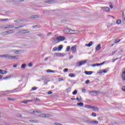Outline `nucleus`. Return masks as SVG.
Returning <instances> with one entry per match:
<instances>
[{"mask_svg": "<svg viewBox=\"0 0 125 125\" xmlns=\"http://www.w3.org/2000/svg\"><path fill=\"white\" fill-rule=\"evenodd\" d=\"M101 9L105 12H109L110 11V8L109 7H102Z\"/></svg>", "mask_w": 125, "mask_h": 125, "instance_id": "nucleus-7", "label": "nucleus"}, {"mask_svg": "<svg viewBox=\"0 0 125 125\" xmlns=\"http://www.w3.org/2000/svg\"><path fill=\"white\" fill-rule=\"evenodd\" d=\"M64 34H68L69 35H74V33L71 32H75V30H71L70 29H66L63 30Z\"/></svg>", "mask_w": 125, "mask_h": 125, "instance_id": "nucleus-1", "label": "nucleus"}, {"mask_svg": "<svg viewBox=\"0 0 125 125\" xmlns=\"http://www.w3.org/2000/svg\"><path fill=\"white\" fill-rule=\"evenodd\" d=\"M23 32L22 31H20V33H21V34H27V33H30V31H28V30H25L23 31Z\"/></svg>", "mask_w": 125, "mask_h": 125, "instance_id": "nucleus-26", "label": "nucleus"}, {"mask_svg": "<svg viewBox=\"0 0 125 125\" xmlns=\"http://www.w3.org/2000/svg\"><path fill=\"white\" fill-rule=\"evenodd\" d=\"M62 81H64V80L61 78H59V82H62Z\"/></svg>", "mask_w": 125, "mask_h": 125, "instance_id": "nucleus-55", "label": "nucleus"}, {"mask_svg": "<svg viewBox=\"0 0 125 125\" xmlns=\"http://www.w3.org/2000/svg\"><path fill=\"white\" fill-rule=\"evenodd\" d=\"M7 73V71L5 70H1V74H2V75H5V74H6Z\"/></svg>", "mask_w": 125, "mask_h": 125, "instance_id": "nucleus-29", "label": "nucleus"}, {"mask_svg": "<svg viewBox=\"0 0 125 125\" xmlns=\"http://www.w3.org/2000/svg\"><path fill=\"white\" fill-rule=\"evenodd\" d=\"M25 27V25H21L19 26V28H24Z\"/></svg>", "mask_w": 125, "mask_h": 125, "instance_id": "nucleus-56", "label": "nucleus"}, {"mask_svg": "<svg viewBox=\"0 0 125 125\" xmlns=\"http://www.w3.org/2000/svg\"><path fill=\"white\" fill-rule=\"evenodd\" d=\"M10 78H11V76H7L5 78H4V80H9V79H10Z\"/></svg>", "mask_w": 125, "mask_h": 125, "instance_id": "nucleus-37", "label": "nucleus"}, {"mask_svg": "<svg viewBox=\"0 0 125 125\" xmlns=\"http://www.w3.org/2000/svg\"><path fill=\"white\" fill-rule=\"evenodd\" d=\"M37 36H38L39 37H41V38H44V37H45V34H43L42 33H39L37 34Z\"/></svg>", "mask_w": 125, "mask_h": 125, "instance_id": "nucleus-20", "label": "nucleus"}, {"mask_svg": "<svg viewBox=\"0 0 125 125\" xmlns=\"http://www.w3.org/2000/svg\"><path fill=\"white\" fill-rule=\"evenodd\" d=\"M56 40L58 42H63L66 40V38L63 36H58L56 38Z\"/></svg>", "mask_w": 125, "mask_h": 125, "instance_id": "nucleus-2", "label": "nucleus"}, {"mask_svg": "<svg viewBox=\"0 0 125 125\" xmlns=\"http://www.w3.org/2000/svg\"><path fill=\"white\" fill-rule=\"evenodd\" d=\"M48 83V80L45 79L44 81V84H47V83Z\"/></svg>", "mask_w": 125, "mask_h": 125, "instance_id": "nucleus-41", "label": "nucleus"}, {"mask_svg": "<svg viewBox=\"0 0 125 125\" xmlns=\"http://www.w3.org/2000/svg\"><path fill=\"white\" fill-rule=\"evenodd\" d=\"M85 108H87V109H92V106H91L89 105H86Z\"/></svg>", "mask_w": 125, "mask_h": 125, "instance_id": "nucleus-31", "label": "nucleus"}, {"mask_svg": "<svg viewBox=\"0 0 125 125\" xmlns=\"http://www.w3.org/2000/svg\"><path fill=\"white\" fill-rule=\"evenodd\" d=\"M6 91H9L10 92V93H12L14 92V90Z\"/></svg>", "mask_w": 125, "mask_h": 125, "instance_id": "nucleus-63", "label": "nucleus"}, {"mask_svg": "<svg viewBox=\"0 0 125 125\" xmlns=\"http://www.w3.org/2000/svg\"><path fill=\"white\" fill-rule=\"evenodd\" d=\"M78 93V90H75L74 92H72L73 95H76Z\"/></svg>", "mask_w": 125, "mask_h": 125, "instance_id": "nucleus-39", "label": "nucleus"}, {"mask_svg": "<svg viewBox=\"0 0 125 125\" xmlns=\"http://www.w3.org/2000/svg\"><path fill=\"white\" fill-rule=\"evenodd\" d=\"M92 110L94 111V112H98V111H99V108L97 106H93L92 107Z\"/></svg>", "mask_w": 125, "mask_h": 125, "instance_id": "nucleus-12", "label": "nucleus"}, {"mask_svg": "<svg viewBox=\"0 0 125 125\" xmlns=\"http://www.w3.org/2000/svg\"><path fill=\"white\" fill-rule=\"evenodd\" d=\"M28 66H29V67H33V63H29L28 64Z\"/></svg>", "mask_w": 125, "mask_h": 125, "instance_id": "nucleus-53", "label": "nucleus"}, {"mask_svg": "<svg viewBox=\"0 0 125 125\" xmlns=\"http://www.w3.org/2000/svg\"><path fill=\"white\" fill-rule=\"evenodd\" d=\"M32 90H37L38 89V88L37 87H33L32 88Z\"/></svg>", "mask_w": 125, "mask_h": 125, "instance_id": "nucleus-48", "label": "nucleus"}, {"mask_svg": "<svg viewBox=\"0 0 125 125\" xmlns=\"http://www.w3.org/2000/svg\"><path fill=\"white\" fill-rule=\"evenodd\" d=\"M39 17H40V16H39V15H32V16H31L30 17V18L36 19L37 18H39Z\"/></svg>", "mask_w": 125, "mask_h": 125, "instance_id": "nucleus-17", "label": "nucleus"}, {"mask_svg": "<svg viewBox=\"0 0 125 125\" xmlns=\"http://www.w3.org/2000/svg\"><path fill=\"white\" fill-rule=\"evenodd\" d=\"M7 26H3L2 29H10L11 28H14V25H7Z\"/></svg>", "mask_w": 125, "mask_h": 125, "instance_id": "nucleus-11", "label": "nucleus"}, {"mask_svg": "<svg viewBox=\"0 0 125 125\" xmlns=\"http://www.w3.org/2000/svg\"><path fill=\"white\" fill-rule=\"evenodd\" d=\"M76 100H78V101H81V100H82V98L80 97V98H76Z\"/></svg>", "mask_w": 125, "mask_h": 125, "instance_id": "nucleus-49", "label": "nucleus"}, {"mask_svg": "<svg viewBox=\"0 0 125 125\" xmlns=\"http://www.w3.org/2000/svg\"><path fill=\"white\" fill-rule=\"evenodd\" d=\"M82 92H83V93H85V89H83Z\"/></svg>", "mask_w": 125, "mask_h": 125, "instance_id": "nucleus-61", "label": "nucleus"}, {"mask_svg": "<svg viewBox=\"0 0 125 125\" xmlns=\"http://www.w3.org/2000/svg\"><path fill=\"white\" fill-rule=\"evenodd\" d=\"M102 72L103 73H107V70H105V69H102Z\"/></svg>", "mask_w": 125, "mask_h": 125, "instance_id": "nucleus-52", "label": "nucleus"}, {"mask_svg": "<svg viewBox=\"0 0 125 125\" xmlns=\"http://www.w3.org/2000/svg\"><path fill=\"white\" fill-rule=\"evenodd\" d=\"M89 80H86L85 82V83L86 84H87V83H89Z\"/></svg>", "mask_w": 125, "mask_h": 125, "instance_id": "nucleus-60", "label": "nucleus"}, {"mask_svg": "<svg viewBox=\"0 0 125 125\" xmlns=\"http://www.w3.org/2000/svg\"><path fill=\"white\" fill-rule=\"evenodd\" d=\"M103 71H102V70H100L98 72V74H102Z\"/></svg>", "mask_w": 125, "mask_h": 125, "instance_id": "nucleus-59", "label": "nucleus"}, {"mask_svg": "<svg viewBox=\"0 0 125 125\" xmlns=\"http://www.w3.org/2000/svg\"><path fill=\"white\" fill-rule=\"evenodd\" d=\"M56 50L58 51V48L57 47H54V48H53V50H52L53 51H56Z\"/></svg>", "mask_w": 125, "mask_h": 125, "instance_id": "nucleus-46", "label": "nucleus"}, {"mask_svg": "<svg viewBox=\"0 0 125 125\" xmlns=\"http://www.w3.org/2000/svg\"><path fill=\"white\" fill-rule=\"evenodd\" d=\"M71 50L73 54H75L77 52V45H74L71 47Z\"/></svg>", "mask_w": 125, "mask_h": 125, "instance_id": "nucleus-4", "label": "nucleus"}, {"mask_svg": "<svg viewBox=\"0 0 125 125\" xmlns=\"http://www.w3.org/2000/svg\"><path fill=\"white\" fill-rule=\"evenodd\" d=\"M68 68H65V69L63 70V72H64V73H66V72H68Z\"/></svg>", "mask_w": 125, "mask_h": 125, "instance_id": "nucleus-47", "label": "nucleus"}, {"mask_svg": "<svg viewBox=\"0 0 125 125\" xmlns=\"http://www.w3.org/2000/svg\"><path fill=\"white\" fill-rule=\"evenodd\" d=\"M48 94L50 95V94H52V91H49L47 92Z\"/></svg>", "mask_w": 125, "mask_h": 125, "instance_id": "nucleus-58", "label": "nucleus"}, {"mask_svg": "<svg viewBox=\"0 0 125 125\" xmlns=\"http://www.w3.org/2000/svg\"><path fill=\"white\" fill-rule=\"evenodd\" d=\"M78 106H80L81 107H83V103H79L77 104Z\"/></svg>", "mask_w": 125, "mask_h": 125, "instance_id": "nucleus-33", "label": "nucleus"}, {"mask_svg": "<svg viewBox=\"0 0 125 125\" xmlns=\"http://www.w3.org/2000/svg\"><path fill=\"white\" fill-rule=\"evenodd\" d=\"M69 77H70V78H75L76 77V74L74 73H70L68 75Z\"/></svg>", "mask_w": 125, "mask_h": 125, "instance_id": "nucleus-23", "label": "nucleus"}, {"mask_svg": "<svg viewBox=\"0 0 125 125\" xmlns=\"http://www.w3.org/2000/svg\"><path fill=\"white\" fill-rule=\"evenodd\" d=\"M92 67H96V66H100V63H95L92 65Z\"/></svg>", "mask_w": 125, "mask_h": 125, "instance_id": "nucleus-32", "label": "nucleus"}, {"mask_svg": "<svg viewBox=\"0 0 125 125\" xmlns=\"http://www.w3.org/2000/svg\"><path fill=\"white\" fill-rule=\"evenodd\" d=\"M56 0H50V4H52L53 3H56Z\"/></svg>", "mask_w": 125, "mask_h": 125, "instance_id": "nucleus-34", "label": "nucleus"}, {"mask_svg": "<svg viewBox=\"0 0 125 125\" xmlns=\"http://www.w3.org/2000/svg\"><path fill=\"white\" fill-rule=\"evenodd\" d=\"M118 51L117 50H115L113 52H112V55H114V54H115V53H116V52H117Z\"/></svg>", "mask_w": 125, "mask_h": 125, "instance_id": "nucleus-50", "label": "nucleus"}, {"mask_svg": "<svg viewBox=\"0 0 125 125\" xmlns=\"http://www.w3.org/2000/svg\"><path fill=\"white\" fill-rule=\"evenodd\" d=\"M72 89L70 87H68L66 89V92H71Z\"/></svg>", "mask_w": 125, "mask_h": 125, "instance_id": "nucleus-35", "label": "nucleus"}, {"mask_svg": "<svg viewBox=\"0 0 125 125\" xmlns=\"http://www.w3.org/2000/svg\"><path fill=\"white\" fill-rule=\"evenodd\" d=\"M13 30H9L2 32V35H10V34H13Z\"/></svg>", "mask_w": 125, "mask_h": 125, "instance_id": "nucleus-6", "label": "nucleus"}, {"mask_svg": "<svg viewBox=\"0 0 125 125\" xmlns=\"http://www.w3.org/2000/svg\"><path fill=\"white\" fill-rule=\"evenodd\" d=\"M62 48H63V45H59L58 48V51H61V50H62Z\"/></svg>", "mask_w": 125, "mask_h": 125, "instance_id": "nucleus-19", "label": "nucleus"}, {"mask_svg": "<svg viewBox=\"0 0 125 125\" xmlns=\"http://www.w3.org/2000/svg\"><path fill=\"white\" fill-rule=\"evenodd\" d=\"M121 42L120 40H119V41L115 40L114 43H118V42Z\"/></svg>", "mask_w": 125, "mask_h": 125, "instance_id": "nucleus-51", "label": "nucleus"}, {"mask_svg": "<svg viewBox=\"0 0 125 125\" xmlns=\"http://www.w3.org/2000/svg\"><path fill=\"white\" fill-rule=\"evenodd\" d=\"M84 73L85 74V75H91V74H92V71H85Z\"/></svg>", "mask_w": 125, "mask_h": 125, "instance_id": "nucleus-21", "label": "nucleus"}, {"mask_svg": "<svg viewBox=\"0 0 125 125\" xmlns=\"http://www.w3.org/2000/svg\"><path fill=\"white\" fill-rule=\"evenodd\" d=\"M122 78L123 81H125V67L123 69Z\"/></svg>", "mask_w": 125, "mask_h": 125, "instance_id": "nucleus-9", "label": "nucleus"}, {"mask_svg": "<svg viewBox=\"0 0 125 125\" xmlns=\"http://www.w3.org/2000/svg\"><path fill=\"white\" fill-rule=\"evenodd\" d=\"M26 67H27V64H26L25 63L22 64L21 65V69H25Z\"/></svg>", "mask_w": 125, "mask_h": 125, "instance_id": "nucleus-25", "label": "nucleus"}, {"mask_svg": "<svg viewBox=\"0 0 125 125\" xmlns=\"http://www.w3.org/2000/svg\"><path fill=\"white\" fill-rule=\"evenodd\" d=\"M12 52H14L15 54H21L22 53V51L17 50H12Z\"/></svg>", "mask_w": 125, "mask_h": 125, "instance_id": "nucleus-8", "label": "nucleus"}, {"mask_svg": "<svg viewBox=\"0 0 125 125\" xmlns=\"http://www.w3.org/2000/svg\"><path fill=\"white\" fill-rule=\"evenodd\" d=\"M86 63V61L84 60V61H79L77 62V64L79 66V67H81V66H82V65H84Z\"/></svg>", "mask_w": 125, "mask_h": 125, "instance_id": "nucleus-3", "label": "nucleus"}, {"mask_svg": "<svg viewBox=\"0 0 125 125\" xmlns=\"http://www.w3.org/2000/svg\"><path fill=\"white\" fill-rule=\"evenodd\" d=\"M4 58H7L8 59H10V55H9V54H4Z\"/></svg>", "mask_w": 125, "mask_h": 125, "instance_id": "nucleus-22", "label": "nucleus"}, {"mask_svg": "<svg viewBox=\"0 0 125 125\" xmlns=\"http://www.w3.org/2000/svg\"><path fill=\"white\" fill-rule=\"evenodd\" d=\"M92 43H93V42H90L88 44H85V45L87 47H90V46L92 45Z\"/></svg>", "mask_w": 125, "mask_h": 125, "instance_id": "nucleus-18", "label": "nucleus"}, {"mask_svg": "<svg viewBox=\"0 0 125 125\" xmlns=\"http://www.w3.org/2000/svg\"><path fill=\"white\" fill-rule=\"evenodd\" d=\"M50 116V115L48 114H42L41 115V117H42V118H47Z\"/></svg>", "mask_w": 125, "mask_h": 125, "instance_id": "nucleus-16", "label": "nucleus"}, {"mask_svg": "<svg viewBox=\"0 0 125 125\" xmlns=\"http://www.w3.org/2000/svg\"><path fill=\"white\" fill-rule=\"evenodd\" d=\"M47 73H55V71L51 70L50 69H48L46 71Z\"/></svg>", "mask_w": 125, "mask_h": 125, "instance_id": "nucleus-28", "label": "nucleus"}, {"mask_svg": "<svg viewBox=\"0 0 125 125\" xmlns=\"http://www.w3.org/2000/svg\"><path fill=\"white\" fill-rule=\"evenodd\" d=\"M90 125H98V121H94V120H91L90 122Z\"/></svg>", "mask_w": 125, "mask_h": 125, "instance_id": "nucleus-13", "label": "nucleus"}, {"mask_svg": "<svg viewBox=\"0 0 125 125\" xmlns=\"http://www.w3.org/2000/svg\"><path fill=\"white\" fill-rule=\"evenodd\" d=\"M122 90H123V91H125V86H123L122 88Z\"/></svg>", "mask_w": 125, "mask_h": 125, "instance_id": "nucleus-54", "label": "nucleus"}, {"mask_svg": "<svg viewBox=\"0 0 125 125\" xmlns=\"http://www.w3.org/2000/svg\"><path fill=\"white\" fill-rule=\"evenodd\" d=\"M8 20V19H0V21H7Z\"/></svg>", "mask_w": 125, "mask_h": 125, "instance_id": "nucleus-44", "label": "nucleus"}, {"mask_svg": "<svg viewBox=\"0 0 125 125\" xmlns=\"http://www.w3.org/2000/svg\"><path fill=\"white\" fill-rule=\"evenodd\" d=\"M122 23V21L121 20H117L116 21V23L118 24V25H120Z\"/></svg>", "mask_w": 125, "mask_h": 125, "instance_id": "nucleus-30", "label": "nucleus"}, {"mask_svg": "<svg viewBox=\"0 0 125 125\" xmlns=\"http://www.w3.org/2000/svg\"><path fill=\"white\" fill-rule=\"evenodd\" d=\"M15 2H21L24 1V0H15Z\"/></svg>", "mask_w": 125, "mask_h": 125, "instance_id": "nucleus-40", "label": "nucleus"}, {"mask_svg": "<svg viewBox=\"0 0 125 125\" xmlns=\"http://www.w3.org/2000/svg\"><path fill=\"white\" fill-rule=\"evenodd\" d=\"M71 49V47L70 46H68L66 48V51H70V49Z\"/></svg>", "mask_w": 125, "mask_h": 125, "instance_id": "nucleus-43", "label": "nucleus"}, {"mask_svg": "<svg viewBox=\"0 0 125 125\" xmlns=\"http://www.w3.org/2000/svg\"><path fill=\"white\" fill-rule=\"evenodd\" d=\"M96 51H98V50H100L101 49V44H98L96 47Z\"/></svg>", "mask_w": 125, "mask_h": 125, "instance_id": "nucleus-14", "label": "nucleus"}, {"mask_svg": "<svg viewBox=\"0 0 125 125\" xmlns=\"http://www.w3.org/2000/svg\"><path fill=\"white\" fill-rule=\"evenodd\" d=\"M44 2V3H49V4H50V0H45Z\"/></svg>", "mask_w": 125, "mask_h": 125, "instance_id": "nucleus-38", "label": "nucleus"}, {"mask_svg": "<svg viewBox=\"0 0 125 125\" xmlns=\"http://www.w3.org/2000/svg\"><path fill=\"white\" fill-rule=\"evenodd\" d=\"M122 22H125V9L123 10L122 13Z\"/></svg>", "mask_w": 125, "mask_h": 125, "instance_id": "nucleus-10", "label": "nucleus"}, {"mask_svg": "<svg viewBox=\"0 0 125 125\" xmlns=\"http://www.w3.org/2000/svg\"><path fill=\"white\" fill-rule=\"evenodd\" d=\"M56 55L58 56H64L65 54L62 53H56Z\"/></svg>", "mask_w": 125, "mask_h": 125, "instance_id": "nucleus-27", "label": "nucleus"}, {"mask_svg": "<svg viewBox=\"0 0 125 125\" xmlns=\"http://www.w3.org/2000/svg\"><path fill=\"white\" fill-rule=\"evenodd\" d=\"M105 63H106V62H104L102 63H100V66H101V65H104V64H105Z\"/></svg>", "mask_w": 125, "mask_h": 125, "instance_id": "nucleus-62", "label": "nucleus"}, {"mask_svg": "<svg viewBox=\"0 0 125 125\" xmlns=\"http://www.w3.org/2000/svg\"><path fill=\"white\" fill-rule=\"evenodd\" d=\"M28 102H32V100H28V101H25L23 102L24 104H27Z\"/></svg>", "mask_w": 125, "mask_h": 125, "instance_id": "nucleus-36", "label": "nucleus"}, {"mask_svg": "<svg viewBox=\"0 0 125 125\" xmlns=\"http://www.w3.org/2000/svg\"><path fill=\"white\" fill-rule=\"evenodd\" d=\"M22 21H23V20L18 19V20H15L14 22H15V23H20V22H22Z\"/></svg>", "mask_w": 125, "mask_h": 125, "instance_id": "nucleus-24", "label": "nucleus"}, {"mask_svg": "<svg viewBox=\"0 0 125 125\" xmlns=\"http://www.w3.org/2000/svg\"><path fill=\"white\" fill-rule=\"evenodd\" d=\"M51 34H52V32H49V33H48L47 36H48V37H49V36H51Z\"/></svg>", "mask_w": 125, "mask_h": 125, "instance_id": "nucleus-57", "label": "nucleus"}, {"mask_svg": "<svg viewBox=\"0 0 125 125\" xmlns=\"http://www.w3.org/2000/svg\"><path fill=\"white\" fill-rule=\"evenodd\" d=\"M89 94H91V95H92L93 96H94L95 95H98V91L96 90L94 91H90L89 92Z\"/></svg>", "mask_w": 125, "mask_h": 125, "instance_id": "nucleus-5", "label": "nucleus"}, {"mask_svg": "<svg viewBox=\"0 0 125 125\" xmlns=\"http://www.w3.org/2000/svg\"><path fill=\"white\" fill-rule=\"evenodd\" d=\"M19 58V57L18 56H10V59L11 60H12L13 59H18Z\"/></svg>", "mask_w": 125, "mask_h": 125, "instance_id": "nucleus-15", "label": "nucleus"}, {"mask_svg": "<svg viewBox=\"0 0 125 125\" xmlns=\"http://www.w3.org/2000/svg\"><path fill=\"white\" fill-rule=\"evenodd\" d=\"M85 123H88V124H90L91 120H86L84 121Z\"/></svg>", "mask_w": 125, "mask_h": 125, "instance_id": "nucleus-45", "label": "nucleus"}, {"mask_svg": "<svg viewBox=\"0 0 125 125\" xmlns=\"http://www.w3.org/2000/svg\"><path fill=\"white\" fill-rule=\"evenodd\" d=\"M92 117H96V113L93 112L92 113V114L91 115Z\"/></svg>", "mask_w": 125, "mask_h": 125, "instance_id": "nucleus-42", "label": "nucleus"}, {"mask_svg": "<svg viewBox=\"0 0 125 125\" xmlns=\"http://www.w3.org/2000/svg\"><path fill=\"white\" fill-rule=\"evenodd\" d=\"M7 99H8V100H9L10 101L13 100V99H12L11 98H8Z\"/></svg>", "mask_w": 125, "mask_h": 125, "instance_id": "nucleus-64", "label": "nucleus"}]
</instances>
